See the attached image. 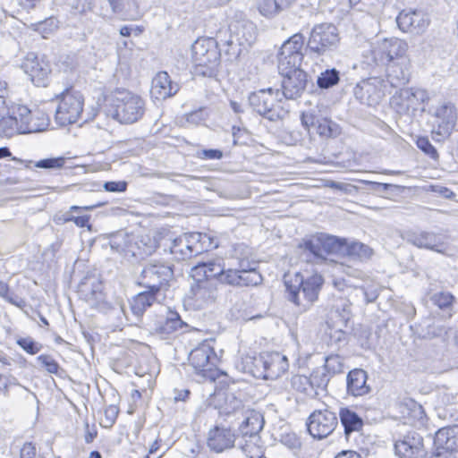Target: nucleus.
<instances>
[{
  "instance_id": "9",
  "label": "nucleus",
  "mask_w": 458,
  "mask_h": 458,
  "mask_svg": "<svg viewBox=\"0 0 458 458\" xmlns=\"http://www.w3.org/2000/svg\"><path fill=\"white\" fill-rule=\"evenodd\" d=\"M340 37L337 28L332 23L315 25L310 34L307 48L318 55L337 48Z\"/></svg>"
},
{
  "instance_id": "36",
  "label": "nucleus",
  "mask_w": 458,
  "mask_h": 458,
  "mask_svg": "<svg viewBox=\"0 0 458 458\" xmlns=\"http://www.w3.org/2000/svg\"><path fill=\"white\" fill-rule=\"evenodd\" d=\"M114 13L124 20H137L144 0H108Z\"/></svg>"
},
{
  "instance_id": "21",
  "label": "nucleus",
  "mask_w": 458,
  "mask_h": 458,
  "mask_svg": "<svg viewBox=\"0 0 458 458\" xmlns=\"http://www.w3.org/2000/svg\"><path fill=\"white\" fill-rule=\"evenodd\" d=\"M403 239L418 248L428 249L438 253H444L447 250L445 236L434 232L408 231Z\"/></svg>"
},
{
  "instance_id": "56",
  "label": "nucleus",
  "mask_w": 458,
  "mask_h": 458,
  "mask_svg": "<svg viewBox=\"0 0 458 458\" xmlns=\"http://www.w3.org/2000/svg\"><path fill=\"white\" fill-rule=\"evenodd\" d=\"M417 147L423 151L426 155H428L429 157H431L434 160L438 159V152L436 149V148L431 144V142L428 140L426 137H420L417 140Z\"/></svg>"
},
{
  "instance_id": "26",
  "label": "nucleus",
  "mask_w": 458,
  "mask_h": 458,
  "mask_svg": "<svg viewBox=\"0 0 458 458\" xmlns=\"http://www.w3.org/2000/svg\"><path fill=\"white\" fill-rule=\"evenodd\" d=\"M394 452L400 458H422L426 455L422 437L411 432L394 443Z\"/></svg>"
},
{
  "instance_id": "38",
  "label": "nucleus",
  "mask_w": 458,
  "mask_h": 458,
  "mask_svg": "<svg viewBox=\"0 0 458 458\" xmlns=\"http://www.w3.org/2000/svg\"><path fill=\"white\" fill-rule=\"evenodd\" d=\"M17 106H12L8 110L7 115L2 114L0 118V137L12 138L18 134H23L22 128L21 127V122L16 113Z\"/></svg>"
},
{
  "instance_id": "28",
  "label": "nucleus",
  "mask_w": 458,
  "mask_h": 458,
  "mask_svg": "<svg viewBox=\"0 0 458 458\" xmlns=\"http://www.w3.org/2000/svg\"><path fill=\"white\" fill-rule=\"evenodd\" d=\"M235 440L236 436L230 428L215 426L208 431L207 444L211 450L221 453L233 447Z\"/></svg>"
},
{
  "instance_id": "37",
  "label": "nucleus",
  "mask_w": 458,
  "mask_h": 458,
  "mask_svg": "<svg viewBox=\"0 0 458 458\" xmlns=\"http://www.w3.org/2000/svg\"><path fill=\"white\" fill-rule=\"evenodd\" d=\"M351 302L346 299L340 298L335 301L330 310L329 320L327 321V325L328 327H348V323L351 319Z\"/></svg>"
},
{
  "instance_id": "51",
  "label": "nucleus",
  "mask_w": 458,
  "mask_h": 458,
  "mask_svg": "<svg viewBox=\"0 0 458 458\" xmlns=\"http://www.w3.org/2000/svg\"><path fill=\"white\" fill-rule=\"evenodd\" d=\"M0 297L19 308H22L25 305L24 300L12 292L9 285L3 281H0Z\"/></svg>"
},
{
  "instance_id": "6",
  "label": "nucleus",
  "mask_w": 458,
  "mask_h": 458,
  "mask_svg": "<svg viewBox=\"0 0 458 458\" xmlns=\"http://www.w3.org/2000/svg\"><path fill=\"white\" fill-rule=\"evenodd\" d=\"M55 118L61 126H66L76 123L83 111L84 98L82 94L73 87L66 88L59 95Z\"/></svg>"
},
{
  "instance_id": "31",
  "label": "nucleus",
  "mask_w": 458,
  "mask_h": 458,
  "mask_svg": "<svg viewBox=\"0 0 458 458\" xmlns=\"http://www.w3.org/2000/svg\"><path fill=\"white\" fill-rule=\"evenodd\" d=\"M263 426V416L254 410L247 409L242 413V421L239 424V432L242 437H249L251 439L258 440V435L262 430Z\"/></svg>"
},
{
  "instance_id": "63",
  "label": "nucleus",
  "mask_w": 458,
  "mask_h": 458,
  "mask_svg": "<svg viewBox=\"0 0 458 458\" xmlns=\"http://www.w3.org/2000/svg\"><path fill=\"white\" fill-rule=\"evenodd\" d=\"M36 447L31 443H25L21 449L20 458H35Z\"/></svg>"
},
{
  "instance_id": "17",
  "label": "nucleus",
  "mask_w": 458,
  "mask_h": 458,
  "mask_svg": "<svg viewBox=\"0 0 458 458\" xmlns=\"http://www.w3.org/2000/svg\"><path fill=\"white\" fill-rule=\"evenodd\" d=\"M230 38L226 41L233 54L239 55L241 47L251 46L256 39V27L249 21H235L229 25Z\"/></svg>"
},
{
  "instance_id": "54",
  "label": "nucleus",
  "mask_w": 458,
  "mask_h": 458,
  "mask_svg": "<svg viewBox=\"0 0 458 458\" xmlns=\"http://www.w3.org/2000/svg\"><path fill=\"white\" fill-rule=\"evenodd\" d=\"M16 344L27 353L34 355L40 352L42 344L34 341L31 337H20Z\"/></svg>"
},
{
  "instance_id": "49",
  "label": "nucleus",
  "mask_w": 458,
  "mask_h": 458,
  "mask_svg": "<svg viewBox=\"0 0 458 458\" xmlns=\"http://www.w3.org/2000/svg\"><path fill=\"white\" fill-rule=\"evenodd\" d=\"M372 253V249L361 242H352L349 245L346 243L345 254L349 256H355L363 259L370 258Z\"/></svg>"
},
{
  "instance_id": "27",
  "label": "nucleus",
  "mask_w": 458,
  "mask_h": 458,
  "mask_svg": "<svg viewBox=\"0 0 458 458\" xmlns=\"http://www.w3.org/2000/svg\"><path fill=\"white\" fill-rule=\"evenodd\" d=\"M282 93L286 99H297L301 97L308 85V74L303 70L281 74Z\"/></svg>"
},
{
  "instance_id": "13",
  "label": "nucleus",
  "mask_w": 458,
  "mask_h": 458,
  "mask_svg": "<svg viewBox=\"0 0 458 458\" xmlns=\"http://www.w3.org/2000/svg\"><path fill=\"white\" fill-rule=\"evenodd\" d=\"M81 297L91 307L101 312L112 310L111 304L106 300L103 284L96 277H84L79 284Z\"/></svg>"
},
{
  "instance_id": "39",
  "label": "nucleus",
  "mask_w": 458,
  "mask_h": 458,
  "mask_svg": "<svg viewBox=\"0 0 458 458\" xmlns=\"http://www.w3.org/2000/svg\"><path fill=\"white\" fill-rule=\"evenodd\" d=\"M339 418L344 427L346 437L352 432L361 430L363 427V420L352 409L348 407L341 408L339 411Z\"/></svg>"
},
{
  "instance_id": "15",
  "label": "nucleus",
  "mask_w": 458,
  "mask_h": 458,
  "mask_svg": "<svg viewBox=\"0 0 458 458\" xmlns=\"http://www.w3.org/2000/svg\"><path fill=\"white\" fill-rule=\"evenodd\" d=\"M338 424L335 412L327 408L314 411L309 417L307 428L309 433L318 439H322L333 433Z\"/></svg>"
},
{
  "instance_id": "52",
  "label": "nucleus",
  "mask_w": 458,
  "mask_h": 458,
  "mask_svg": "<svg viewBox=\"0 0 458 458\" xmlns=\"http://www.w3.org/2000/svg\"><path fill=\"white\" fill-rule=\"evenodd\" d=\"M65 163L66 158L64 157H49L34 162V166L47 170H58L63 168Z\"/></svg>"
},
{
  "instance_id": "23",
  "label": "nucleus",
  "mask_w": 458,
  "mask_h": 458,
  "mask_svg": "<svg viewBox=\"0 0 458 458\" xmlns=\"http://www.w3.org/2000/svg\"><path fill=\"white\" fill-rule=\"evenodd\" d=\"M262 280V276L256 268H244L240 264L239 269H224L219 282L232 286H257Z\"/></svg>"
},
{
  "instance_id": "7",
  "label": "nucleus",
  "mask_w": 458,
  "mask_h": 458,
  "mask_svg": "<svg viewBox=\"0 0 458 458\" xmlns=\"http://www.w3.org/2000/svg\"><path fill=\"white\" fill-rule=\"evenodd\" d=\"M289 369L288 359L277 352H262L252 359L251 373L257 378L276 380Z\"/></svg>"
},
{
  "instance_id": "44",
  "label": "nucleus",
  "mask_w": 458,
  "mask_h": 458,
  "mask_svg": "<svg viewBox=\"0 0 458 458\" xmlns=\"http://www.w3.org/2000/svg\"><path fill=\"white\" fill-rule=\"evenodd\" d=\"M429 300L438 309L450 312L453 310L455 297L449 292L440 291L432 293Z\"/></svg>"
},
{
  "instance_id": "42",
  "label": "nucleus",
  "mask_w": 458,
  "mask_h": 458,
  "mask_svg": "<svg viewBox=\"0 0 458 458\" xmlns=\"http://www.w3.org/2000/svg\"><path fill=\"white\" fill-rule=\"evenodd\" d=\"M295 0H258L257 6L265 17H273L288 8Z\"/></svg>"
},
{
  "instance_id": "59",
  "label": "nucleus",
  "mask_w": 458,
  "mask_h": 458,
  "mask_svg": "<svg viewBox=\"0 0 458 458\" xmlns=\"http://www.w3.org/2000/svg\"><path fill=\"white\" fill-rule=\"evenodd\" d=\"M331 329V332L329 333L330 338L335 341V343H340L345 340L346 333L345 328L347 327L345 326H331L329 327Z\"/></svg>"
},
{
  "instance_id": "55",
  "label": "nucleus",
  "mask_w": 458,
  "mask_h": 458,
  "mask_svg": "<svg viewBox=\"0 0 458 458\" xmlns=\"http://www.w3.org/2000/svg\"><path fill=\"white\" fill-rule=\"evenodd\" d=\"M226 413L227 414H235V415H241L242 417V413H244L247 409H245V406L242 400L236 398L235 396H228L227 397V403H226Z\"/></svg>"
},
{
  "instance_id": "12",
  "label": "nucleus",
  "mask_w": 458,
  "mask_h": 458,
  "mask_svg": "<svg viewBox=\"0 0 458 458\" xmlns=\"http://www.w3.org/2000/svg\"><path fill=\"white\" fill-rule=\"evenodd\" d=\"M279 91L269 88L252 92L249 96V104L255 112L264 118L276 122L282 118V108L276 102V97Z\"/></svg>"
},
{
  "instance_id": "18",
  "label": "nucleus",
  "mask_w": 458,
  "mask_h": 458,
  "mask_svg": "<svg viewBox=\"0 0 458 458\" xmlns=\"http://www.w3.org/2000/svg\"><path fill=\"white\" fill-rule=\"evenodd\" d=\"M110 246L117 252L131 254L134 257L148 255L154 250V245H148L143 242V239L139 240L137 236L123 232L112 236Z\"/></svg>"
},
{
  "instance_id": "47",
  "label": "nucleus",
  "mask_w": 458,
  "mask_h": 458,
  "mask_svg": "<svg viewBox=\"0 0 458 458\" xmlns=\"http://www.w3.org/2000/svg\"><path fill=\"white\" fill-rule=\"evenodd\" d=\"M291 385L296 391L304 394L307 396L316 395L317 391H313L309 377L303 375H295L291 379Z\"/></svg>"
},
{
  "instance_id": "40",
  "label": "nucleus",
  "mask_w": 458,
  "mask_h": 458,
  "mask_svg": "<svg viewBox=\"0 0 458 458\" xmlns=\"http://www.w3.org/2000/svg\"><path fill=\"white\" fill-rule=\"evenodd\" d=\"M324 261L331 254L344 255L346 250V242L335 236L320 233Z\"/></svg>"
},
{
  "instance_id": "60",
  "label": "nucleus",
  "mask_w": 458,
  "mask_h": 458,
  "mask_svg": "<svg viewBox=\"0 0 458 458\" xmlns=\"http://www.w3.org/2000/svg\"><path fill=\"white\" fill-rule=\"evenodd\" d=\"M198 157L206 160H218L223 157V152L219 149H202L198 152Z\"/></svg>"
},
{
  "instance_id": "30",
  "label": "nucleus",
  "mask_w": 458,
  "mask_h": 458,
  "mask_svg": "<svg viewBox=\"0 0 458 458\" xmlns=\"http://www.w3.org/2000/svg\"><path fill=\"white\" fill-rule=\"evenodd\" d=\"M217 298V288L213 281L199 280L191 287V299L193 306L201 310L213 304Z\"/></svg>"
},
{
  "instance_id": "8",
  "label": "nucleus",
  "mask_w": 458,
  "mask_h": 458,
  "mask_svg": "<svg viewBox=\"0 0 458 458\" xmlns=\"http://www.w3.org/2000/svg\"><path fill=\"white\" fill-rule=\"evenodd\" d=\"M304 37L295 33L284 42L278 53V70L280 74H287L300 68L303 60L302 47Z\"/></svg>"
},
{
  "instance_id": "19",
  "label": "nucleus",
  "mask_w": 458,
  "mask_h": 458,
  "mask_svg": "<svg viewBox=\"0 0 458 458\" xmlns=\"http://www.w3.org/2000/svg\"><path fill=\"white\" fill-rule=\"evenodd\" d=\"M206 240L209 241L208 246L210 248H216L217 243L214 242V241L208 237L206 233H195L190 235H184L179 238L174 239L170 246V252L174 255V259L177 260H184L191 259L194 255H197L200 252L196 246L192 245V242L198 241L203 243L206 242Z\"/></svg>"
},
{
  "instance_id": "14",
  "label": "nucleus",
  "mask_w": 458,
  "mask_h": 458,
  "mask_svg": "<svg viewBox=\"0 0 458 458\" xmlns=\"http://www.w3.org/2000/svg\"><path fill=\"white\" fill-rule=\"evenodd\" d=\"M21 68L37 87L48 85L51 67L45 55H38L33 52L27 54L21 64Z\"/></svg>"
},
{
  "instance_id": "29",
  "label": "nucleus",
  "mask_w": 458,
  "mask_h": 458,
  "mask_svg": "<svg viewBox=\"0 0 458 458\" xmlns=\"http://www.w3.org/2000/svg\"><path fill=\"white\" fill-rule=\"evenodd\" d=\"M396 23L403 32L419 34L428 25V21L420 11L403 10L396 17Z\"/></svg>"
},
{
  "instance_id": "41",
  "label": "nucleus",
  "mask_w": 458,
  "mask_h": 458,
  "mask_svg": "<svg viewBox=\"0 0 458 458\" xmlns=\"http://www.w3.org/2000/svg\"><path fill=\"white\" fill-rule=\"evenodd\" d=\"M224 269V266L220 260L201 262L196 265L193 268L197 275H203L206 278L205 281H212V279H217L219 281Z\"/></svg>"
},
{
  "instance_id": "11",
  "label": "nucleus",
  "mask_w": 458,
  "mask_h": 458,
  "mask_svg": "<svg viewBox=\"0 0 458 458\" xmlns=\"http://www.w3.org/2000/svg\"><path fill=\"white\" fill-rule=\"evenodd\" d=\"M428 113L436 119L432 130L433 139L436 141L447 139L456 124L457 114L454 105L444 102L438 106L430 107Z\"/></svg>"
},
{
  "instance_id": "10",
  "label": "nucleus",
  "mask_w": 458,
  "mask_h": 458,
  "mask_svg": "<svg viewBox=\"0 0 458 458\" xmlns=\"http://www.w3.org/2000/svg\"><path fill=\"white\" fill-rule=\"evenodd\" d=\"M408 46L406 42L396 38H386L377 42L370 50L372 62L376 65H388L393 63H400L406 56Z\"/></svg>"
},
{
  "instance_id": "57",
  "label": "nucleus",
  "mask_w": 458,
  "mask_h": 458,
  "mask_svg": "<svg viewBox=\"0 0 458 458\" xmlns=\"http://www.w3.org/2000/svg\"><path fill=\"white\" fill-rule=\"evenodd\" d=\"M319 119L311 112H303L301 115V125L310 133V128L317 126V121Z\"/></svg>"
},
{
  "instance_id": "64",
  "label": "nucleus",
  "mask_w": 458,
  "mask_h": 458,
  "mask_svg": "<svg viewBox=\"0 0 458 458\" xmlns=\"http://www.w3.org/2000/svg\"><path fill=\"white\" fill-rule=\"evenodd\" d=\"M63 64H66L67 69L74 70L78 67L79 62L76 55H68L64 57L62 62Z\"/></svg>"
},
{
  "instance_id": "22",
  "label": "nucleus",
  "mask_w": 458,
  "mask_h": 458,
  "mask_svg": "<svg viewBox=\"0 0 458 458\" xmlns=\"http://www.w3.org/2000/svg\"><path fill=\"white\" fill-rule=\"evenodd\" d=\"M458 428H443L436 433L435 445L437 458H458Z\"/></svg>"
},
{
  "instance_id": "58",
  "label": "nucleus",
  "mask_w": 458,
  "mask_h": 458,
  "mask_svg": "<svg viewBox=\"0 0 458 458\" xmlns=\"http://www.w3.org/2000/svg\"><path fill=\"white\" fill-rule=\"evenodd\" d=\"M118 408L114 405H109L105 409V427L111 428L118 416Z\"/></svg>"
},
{
  "instance_id": "43",
  "label": "nucleus",
  "mask_w": 458,
  "mask_h": 458,
  "mask_svg": "<svg viewBox=\"0 0 458 458\" xmlns=\"http://www.w3.org/2000/svg\"><path fill=\"white\" fill-rule=\"evenodd\" d=\"M354 95L360 102L368 105H372L380 98V93L377 92L375 85L369 81H363L357 84L354 89Z\"/></svg>"
},
{
  "instance_id": "62",
  "label": "nucleus",
  "mask_w": 458,
  "mask_h": 458,
  "mask_svg": "<svg viewBox=\"0 0 458 458\" xmlns=\"http://www.w3.org/2000/svg\"><path fill=\"white\" fill-rule=\"evenodd\" d=\"M103 187L109 192H123L127 189V182L124 181L106 182Z\"/></svg>"
},
{
  "instance_id": "2",
  "label": "nucleus",
  "mask_w": 458,
  "mask_h": 458,
  "mask_svg": "<svg viewBox=\"0 0 458 458\" xmlns=\"http://www.w3.org/2000/svg\"><path fill=\"white\" fill-rule=\"evenodd\" d=\"M191 55L197 74L209 78L216 76L220 64V51L214 38H198L191 46Z\"/></svg>"
},
{
  "instance_id": "34",
  "label": "nucleus",
  "mask_w": 458,
  "mask_h": 458,
  "mask_svg": "<svg viewBox=\"0 0 458 458\" xmlns=\"http://www.w3.org/2000/svg\"><path fill=\"white\" fill-rule=\"evenodd\" d=\"M387 81L393 88L403 89L410 81V61L402 58L400 63H393L386 65Z\"/></svg>"
},
{
  "instance_id": "20",
  "label": "nucleus",
  "mask_w": 458,
  "mask_h": 458,
  "mask_svg": "<svg viewBox=\"0 0 458 458\" xmlns=\"http://www.w3.org/2000/svg\"><path fill=\"white\" fill-rule=\"evenodd\" d=\"M15 114L21 119L23 134L43 131L49 126V117L43 110H30L26 106L17 105Z\"/></svg>"
},
{
  "instance_id": "48",
  "label": "nucleus",
  "mask_w": 458,
  "mask_h": 458,
  "mask_svg": "<svg viewBox=\"0 0 458 458\" xmlns=\"http://www.w3.org/2000/svg\"><path fill=\"white\" fill-rule=\"evenodd\" d=\"M329 377L343 372L344 359L338 354H330L325 358V364L322 368Z\"/></svg>"
},
{
  "instance_id": "61",
  "label": "nucleus",
  "mask_w": 458,
  "mask_h": 458,
  "mask_svg": "<svg viewBox=\"0 0 458 458\" xmlns=\"http://www.w3.org/2000/svg\"><path fill=\"white\" fill-rule=\"evenodd\" d=\"M64 222H71V221H72L79 227H85V226L89 227V216H88V215L73 216L72 214L67 213L64 216Z\"/></svg>"
},
{
  "instance_id": "35",
  "label": "nucleus",
  "mask_w": 458,
  "mask_h": 458,
  "mask_svg": "<svg viewBox=\"0 0 458 458\" xmlns=\"http://www.w3.org/2000/svg\"><path fill=\"white\" fill-rule=\"evenodd\" d=\"M298 248L302 250L301 255L305 257L307 262L316 264L324 262L320 234L302 239Z\"/></svg>"
},
{
  "instance_id": "46",
  "label": "nucleus",
  "mask_w": 458,
  "mask_h": 458,
  "mask_svg": "<svg viewBox=\"0 0 458 458\" xmlns=\"http://www.w3.org/2000/svg\"><path fill=\"white\" fill-rule=\"evenodd\" d=\"M340 81L339 72L335 68L327 69L318 77L317 84L320 89H329Z\"/></svg>"
},
{
  "instance_id": "1",
  "label": "nucleus",
  "mask_w": 458,
  "mask_h": 458,
  "mask_svg": "<svg viewBox=\"0 0 458 458\" xmlns=\"http://www.w3.org/2000/svg\"><path fill=\"white\" fill-rule=\"evenodd\" d=\"M323 284L324 278L318 274L306 278L300 273L285 276L286 298L302 311H306L318 301Z\"/></svg>"
},
{
  "instance_id": "53",
  "label": "nucleus",
  "mask_w": 458,
  "mask_h": 458,
  "mask_svg": "<svg viewBox=\"0 0 458 458\" xmlns=\"http://www.w3.org/2000/svg\"><path fill=\"white\" fill-rule=\"evenodd\" d=\"M37 361L50 374L58 375L59 370L61 369L57 361L49 354H41L38 356Z\"/></svg>"
},
{
  "instance_id": "24",
  "label": "nucleus",
  "mask_w": 458,
  "mask_h": 458,
  "mask_svg": "<svg viewBox=\"0 0 458 458\" xmlns=\"http://www.w3.org/2000/svg\"><path fill=\"white\" fill-rule=\"evenodd\" d=\"M157 295V293L146 289V291L139 293L132 298L130 303L131 314L125 311L124 306L122 304L119 307V310L123 314L128 323L138 325L141 321L146 310L156 301Z\"/></svg>"
},
{
  "instance_id": "45",
  "label": "nucleus",
  "mask_w": 458,
  "mask_h": 458,
  "mask_svg": "<svg viewBox=\"0 0 458 458\" xmlns=\"http://www.w3.org/2000/svg\"><path fill=\"white\" fill-rule=\"evenodd\" d=\"M317 133L321 137H336L340 133L338 125L327 118H321L317 121Z\"/></svg>"
},
{
  "instance_id": "16",
  "label": "nucleus",
  "mask_w": 458,
  "mask_h": 458,
  "mask_svg": "<svg viewBox=\"0 0 458 458\" xmlns=\"http://www.w3.org/2000/svg\"><path fill=\"white\" fill-rule=\"evenodd\" d=\"M428 93L419 88L400 89L393 96V102L399 107V112H415L421 108L425 111L424 104L428 101Z\"/></svg>"
},
{
  "instance_id": "33",
  "label": "nucleus",
  "mask_w": 458,
  "mask_h": 458,
  "mask_svg": "<svg viewBox=\"0 0 458 458\" xmlns=\"http://www.w3.org/2000/svg\"><path fill=\"white\" fill-rule=\"evenodd\" d=\"M179 85L171 81L166 72H159L152 80L151 95L155 98L165 99L177 93Z\"/></svg>"
},
{
  "instance_id": "4",
  "label": "nucleus",
  "mask_w": 458,
  "mask_h": 458,
  "mask_svg": "<svg viewBox=\"0 0 458 458\" xmlns=\"http://www.w3.org/2000/svg\"><path fill=\"white\" fill-rule=\"evenodd\" d=\"M145 113V101L130 91H118L112 103V115L121 123L138 122Z\"/></svg>"
},
{
  "instance_id": "50",
  "label": "nucleus",
  "mask_w": 458,
  "mask_h": 458,
  "mask_svg": "<svg viewBox=\"0 0 458 458\" xmlns=\"http://www.w3.org/2000/svg\"><path fill=\"white\" fill-rule=\"evenodd\" d=\"M309 379L310 380L313 391H317V389H325L327 387L330 377L323 369H318L310 374Z\"/></svg>"
},
{
  "instance_id": "3",
  "label": "nucleus",
  "mask_w": 458,
  "mask_h": 458,
  "mask_svg": "<svg viewBox=\"0 0 458 458\" xmlns=\"http://www.w3.org/2000/svg\"><path fill=\"white\" fill-rule=\"evenodd\" d=\"M216 360L214 347L209 342L204 341L194 348L189 354V364L193 369L195 380L215 381L217 376Z\"/></svg>"
},
{
  "instance_id": "5",
  "label": "nucleus",
  "mask_w": 458,
  "mask_h": 458,
  "mask_svg": "<svg viewBox=\"0 0 458 458\" xmlns=\"http://www.w3.org/2000/svg\"><path fill=\"white\" fill-rule=\"evenodd\" d=\"M173 275V269L169 265L160 261H149L143 266L136 277V284L152 293H158L167 290Z\"/></svg>"
},
{
  "instance_id": "32",
  "label": "nucleus",
  "mask_w": 458,
  "mask_h": 458,
  "mask_svg": "<svg viewBox=\"0 0 458 458\" xmlns=\"http://www.w3.org/2000/svg\"><path fill=\"white\" fill-rule=\"evenodd\" d=\"M368 373L362 369L350 370L346 377V392L349 395L359 397L368 394L370 386L367 384Z\"/></svg>"
},
{
  "instance_id": "25",
  "label": "nucleus",
  "mask_w": 458,
  "mask_h": 458,
  "mask_svg": "<svg viewBox=\"0 0 458 458\" xmlns=\"http://www.w3.org/2000/svg\"><path fill=\"white\" fill-rule=\"evenodd\" d=\"M148 326L152 333L163 339H167L175 335L183 327H187V324L182 320L177 312L169 310L165 317L157 318V319L152 321Z\"/></svg>"
}]
</instances>
